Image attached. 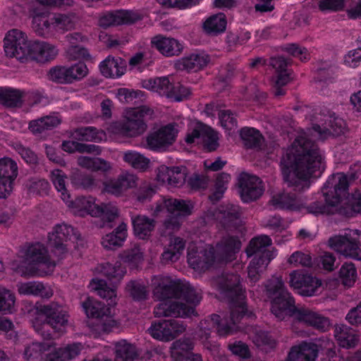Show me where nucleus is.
<instances>
[{"mask_svg":"<svg viewBox=\"0 0 361 361\" xmlns=\"http://www.w3.org/2000/svg\"><path fill=\"white\" fill-rule=\"evenodd\" d=\"M323 154L317 145L304 135L298 136L282 159L286 170L283 179L289 188L301 192L310 186V178L318 177L324 170Z\"/></svg>","mask_w":361,"mask_h":361,"instance_id":"f257e3e1","label":"nucleus"},{"mask_svg":"<svg viewBox=\"0 0 361 361\" xmlns=\"http://www.w3.org/2000/svg\"><path fill=\"white\" fill-rule=\"evenodd\" d=\"M156 193L155 187L150 183L144 182L134 191L133 197L139 202L150 201Z\"/></svg>","mask_w":361,"mask_h":361,"instance_id":"0e129e2a","label":"nucleus"},{"mask_svg":"<svg viewBox=\"0 0 361 361\" xmlns=\"http://www.w3.org/2000/svg\"><path fill=\"white\" fill-rule=\"evenodd\" d=\"M123 159L133 168L142 171H146L149 166L150 160L135 151L130 150L124 152Z\"/></svg>","mask_w":361,"mask_h":361,"instance_id":"4d7b16f0","label":"nucleus"},{"mask_svg":"<svg viewBox=\"0 0 361 361\" xmlns=\"http://www.w3.org/2000/svg\"><path fill=\"white\" fill-rule=\"evenodd\" d=\"M73 238L76 240L79 238V235L75 232L74 228L66 224H59L56 225L53 231L49 233L48 245L51 249V252L58 258L61 259L67 252L66 243Z\"/></svg>","mask_w":361,"mask_h":361,"instance_id":"f8f14e48","label":"nucleus"},{"mask_svg":"<svg viewBox=\"0 0 361 361\" xmlns=\"http://www.w3.org/2000/svg\"><path fill=\"white\" fill-rule=\"evenodd\" d=\"M91 286L97 292V294L108 302V306H114L116 302V290L107 286L105 281L93 279L90 283Z\"/></svg>","mask_w":361,"mask_h":361,"instance_id":"603ef678","label":"nucleus"},{"mask_svg":"<svg viewBox=\"0 0 361 361\" xmlns=\"http://www.w3.org/2000/svg\"><path fill=\"white\" fill-rule=\"evenodd\" d=\"M181 286L184 287L181 288L178 298H182L187 303L192 305V307H195L202 300L201 293L197 291L187 281H181Z\"/></svg>","mask_w":361,"mask_h":361,"instance_id":"13d9d810","label":"nucleus"},{"mask_svg":"<svg viewBox=\"0 0 361 361\" xmlns=\"http://www.w3.org/2000/svg\"><path fill=\"white\" fill-rule=\"evenodd\" d=\"M313 131L317 134L318 139L325 140L331 137H338L345 133L346 126L345 121L340 118H334L329 122L328 126H320L314 124Z\"/></svg>","mask_w":361,"mask_h":361,"instance_id":"c85d7f7f","label":"nucleus"},{"mask_svg":"<svg viewBox=\"0 0 361 361\" xmlns=\"http://www.w3.org/2000/svg\"><path fill=\"white\" fill-rule=\"evenodd\" d=\"M157 285L153 290L154 297L161 302L178 299L180 297L181 280H173L168 276H161L156 279Z\"/></svg>","mask_w":361,"mask_h":361,"instance_id":"aec40b11","label":"nucleus"},{"mask_svg":"<svg viewBox=\"0 0 361 361\" xmlns=\"http://www.w3.org/2000/svg\"><path fill=\"white\" fill-rule=\"evenodd\" d=\"M209 61V56L205 53L192 54L188 56L183 58L178 66L180 69L185 70L188 72H196L207 66Z\"/></svg>","mask_w":361,"mask_h":361,"instance_id":"ea45409f","label":"nucleus"},{"mask_svg":"<svg viewBox=\"0 0 361 361\" xmlns=\"http://www.w3.org/2000/svg\"><path fill=\"white\" fill-rule=\"evenodd\" d=\"M126 290L135 300H143L147 298L146 286L139 281H130L126 285Z\"/></svg>","mask_w":361,"mask_h":361,"instance_id":"774afa93","label":"nucleus"},{"mask_svg":"<svg viewBox=\"0 0 361 361\" xmlns=\"http://www.w3.org/2000/svg\"><path fill=\"white\" fill-rule=\"evenodd\" d=\"M32 18V28L39 36L49 37L54 32L53 16L37 6H32L30 10Z\"/></svg>","mask_w":361,"mask_h":361,"instance_id":"412c9836","label":"nucleus"},{"mask_svg":"<svg viewBox=\"0 0 361 361\" xmlns=\"http://www.w3.org/2000/svg\"><path fill=\"white\" fill-rule=\"evenodd\" d=\"M82 306L88 317L103 321L101 325L104 331H111L116 326V322L111 317V308L103 302L92 298H87L82 302Z\"/></svg>","mask_w":361,"mask_h":361,"instance_id":"4468645a","label":"nucleus"},{"mask_svg":"<svg viewBox=\"0 0 361 361\" xmlns=\"http://www.w3.org/2000/svg\"><path fill=\"white\" fill-rule=\"evenodd\" d=\"M121 260L130 269L137 268L143 261V252L139 245L135 244L120 255Z\"/></svg>","mask_w":361,"mask_h":361,"instance_id":"6e6d98bb","label":"nucleus"},{"mask_svg":"<svg viewBox=\"0 0 361 361\" xmlns=\"http://www.w3.org/2000/svg\"><path fill=\"white\" fill-rule=\"evenodd\" d=\"M131 221L134 234L142 240L151 235L156 225L154 219L141 214L131 216Z\"/></svg>","mask_w":361,"mask_h":361,"instance_id":"f704fd0d","label":"nucleus"},{"mask_svg":"<svg viewBox=\"0 0 361 361\" xmlns=\"http://www.w3.org/2000/svg\"><path fill=\"white\" fill-rule=\"evenodd\" d=\"M54 32H65L75 27V17L72 15L56 13L53 15Z\"/></svg>","mask_w":361,"mask_h":361,"instance_id":"052dcab7","label":"nucleus"},{"mask_svg":"<svg viewBox=\"0 0 361 361\" xmlns=\"http://www.w3.org/2000/svg\"><path fill=\"white\" fill-rule=\"evenodd\" d=\"M151 43L153 47L168 57L179 55L183 49L182 44L177 39L161 35L152 37Z\"/></svg>","mask_w":361,"mask_h":361,"instance_id":"7c9ffc66","label":"nucleus"},{"mask_svg":"<svg viewBox=\"0 0 361 361\" xmlns=\"http://www.w3.org/2000/svg\"><path fill=\"white\" fill-rule=\"evenodd\" d=\"M185 330L186 326L182 322L167 319L152 323L147 331L154 338L168 342L179 336Z\"/></svg>","mask_w":361,"mask_h":361,"instance_id":"ddd939ff","label":"nucleus"},{"mask_svg":"<svg viewBox=\"0 0 361 361\" xmlns=\"http://www.w3.org/2000/svg\"><path fill=\"white\" fill-rule=\"evenodd\" d=\"M16 296L10 290L0 287V312L11 313L14 309Z\"/></svg>","mask_w":361,"mask_h":361,"instance_id":"69168bd1","label":"nucleus"},{"mask_svg":"<svg viewBox=\"0 0 361 361\" xmlns=\"http://www.w3.org/2000/svg\"><path fill=\"white\" fill-rule=\"evenodd\" d=\"M24 92L20 90L0 87V104L6 107H19L23 104Z\"/></svg>","mask_w":361,"mask_h":361,"instance_id":"49530a36","label":"nucleus"},{"mask_svg":"<svg viewBox=\"0 0 361 361\" xmlns=\"http://www.w3.org/2000/svg\"><path fill=\"white\" fill-rule=\"evenodd\" d=\"M20 295L39 296L49 299L53 295V290L50 286L40 281H28L17 284Z\"/></svg>","mask_w":361,"mask_h":361,"instance_id":"2f4dec72","label":"nucleus"},{"mask_svg":"<svg viewBox=\"0 0 361 361\" xmlns=\"http://www.w3.org/2000/svg\"><path fill=\"white\" fill-rule=\"evenodd\" d=\"M240 135L247 148L260 149L263 142V137L258 130L245 127L240 130Z\"/></svg>","mask_w":361,"mask_h":361,"instance_id":"3c124183","label":"nucleus"},{"mask_svg":"<svg viewBox=\"0 0 361 361\" xmlns=\"http://www.w3.org/2000/svg\"><path fill=\"white\" fill-rule=\"evenodd\" d=\"M137 356L135 347L125 340L115 344V361H134Z\"/></svg>","mask_w":361,"mask_h":361,"instance_id":"5fc2aeb1","label":"nucleus"},{"mask_svg":"<svg viewBox=\"0 0 361 361\" xmlns=\"http://www.w3.org/2000/svg\"><path fill=\"white\" fill-rule=\"evenodd\" d=\"M240 195L244 202L258 199L263 193L262 182L256 176L241 173L238 178Z\"/></svg>","mask_w":361,"mask_h":361,"instance_id":"a211bd4d","label":"nucleus"},{"mask_svg":"<svg viewBox=\"0 0 361 361\" xmlns=\"http://www.w3.org/2000/svg\"><path fill=\"white\" fill-rule=\"evenodd\" d=\"M289 283L298 294L307 297L313 295L321 286L317 279L296 271L290 274Z\"/></svg>","mask_w":361,"mask_h":361,"instance_id":"4be33fe9","label":"nucleus"},{"mask_svg":"<svg viewBox=\"0 0 361 361\" xmlns=\"http://www.w3.org/2000/svg\"><path fill=\"white\" fill-rule=\"evenodd\" d=\"M82 349V343H73L47 353L44 359V361H68L78 356Z\"/></svg>","mask_w":361,"mask_h":361,"instance_id":"72a5a7b5","label":"nucleus"},{"mask_svg":"<svg viewBox=\"0 0 361 361\" xmlns=\"http://www.w3.org/2000/svg\"><path fill=\"white\" fill-rule=\"evenodd\" d=\"M49 80L58 84H71L68 66H58L50 68L48 73Z\"/></svg>","mask_w":361,"mask_h":361,"instance_id":"e2e57ef3","label":"nucleus"},{"mask_svg":"<svg viewBox=\"0 0 361 361\" xmlns=\"http://www.w3.org/2000/svg\"><path fill=\"white\" fill-rule=\"evenodd\" d=\"M153 114L154 110L147 106L126 109L123 112V119L115 123L112 128L115 133L125 137H138L147 128L145 119L152 117Z\"/></svg>","mask_w":361,"mask_h":361,"instance_id":"39448f33","label":"nucleus"},{"mask_svg":"<svg viewBox=\"0 0 361 361\" xmlns=\"http://www.w3.org/2000/svg\"><path fill=\"white\" fill-rule=\"evenodd\" d=\"M127 237V225L120 224L111 233L105 235L102 239V245L106 250H116L121 247Z\"/></svg>","mask_w":361,"mask_h":361,"instance_id":"4c0bfd02","label":"nucleus"},{"mask_svg":"<svg viewBox=\"0 0 361 361\" xmlns=\"http://www.w3.org/2000/svg\"><path fill=\"white\" fill-rule=\"evenodd\" d=\"M185 247V241L180 238L175 237L171 239L168 247L161 254L163 263L174 262L179 259Z\"/></svg>","mask_w":361,"mask_h":361,"instance_id":"c03bdc74","label":"nucleus"},{"mask_svg":"<svg viewBox=\"0 0 361 361\" xmlns=\"http://www.w3.org/2000/svg\"><path fill=\"white\" fill-rule=\"evenodd\" d=\"M216 261L214 248L211 245L197 247L190 245L188 249V263L193 269L204 271L210 268Z\"/></svg>","mask_w":361,"mask_h":361,"instance_id":"2eb2a0df","label":"nucleus"},{"mask_svg":"<svg viewBox=\"0 0 361 361\" xmlns=\"http://www.w3.org/2000/svg\"><path fill=\"white\" fill-rule=\"evenodd\" d=\"M93 216H99L103 220L102 227H113V221L118 217V209L112 203L97 204Z\"/></svg>","mask_w":361,"mask_h":361,"instance_id":"a18cd8bd","label":"nucleus"},{"mask_svg":"<svg viewBox=\"0 0 361 361\" xmlns=\"http://www.w3.org/2000/svg\"><path fill=\"white\" fill-rule=\"evenodd\" d=\"M74 139L79 141L99 142L105 139L106 133L102 130H98L93 126L76 128L72 133Z\"/></svg>","mask_w":361,"mask_h":361,"instance_id":"de8ad7c7","label":"nucleus"},{"mask_svg":"<svg viewBox=\"0 0 361 361\" xmlns=\"http://www.w3.org/2000/svg\"><path fill=\"white\" fill-rule=\"evenodd\" d=\"M25 259L39 276L51 274L56 267V262L50 259L47 248L39 243L27 247Z\"/></svg>","mask_w":361,"mask_h":361,"instance_id":"9d476101","label":"nucleus"},{"mask_svg":"<svg viewBox=\"0 0 361 361\" xmlns=\"http://www.w3.org/2000/svg\"><path fill=\"white\" fill-rule=\"evenodd\" d=\"M157 180L171 188H180L186 182L185 168L161 165L157 170Z\"/></svg>","mask_w":361,"mask_h":361,"instance_id":"b1692460","label":"nucleus"},{"mask_svg":"<svg viewBox=\"0 0 361 361\" xmlns=\"http://www.w3.org/2000/svg\"><path fill=\"white\" fill-rule=\"evenodd\" d=\"M61 123V118L59 114L53 113L50 115L31 121L29 123V128L33 133H42L46 130H49L57 127Z\"/></svg>","mask_w":361,"mask_h":361,"instance_id":"37998d69","label":"nucleus"},{"mask_svg":"<svg viewBox=\"0 0 361 361\" xmlns=\"http://www.w3.org/2000/svg\"><path fill=\"white\" fill-rule=\"evenodd\" d=\"M192 209L193 204L190 201L172 197H163L156 203L152 214L154 216L157 217L166 209L170 214H173L176 212H178L180 214L190 215Z\"/></svg>","mask_w":361,"mask_h":361,"instance_id":"5701e85b","label":"nucleus"},{"mask_svg":"<svg viewBox=\"0 0 361 361\" xmlns=\"http://www.w3.org/2000/svg\"><path fill=\"white\" fill-rule=\"evenodd\" d=\"M241 247V242L238 237L226 235L216 244L214 256L216 262H228L235 258V254Z\"/></svg>","mask_w":361,"mask_h":361,"instance_id":"393cba45","label":"nucleus"},{"mask_svg":"<svg viewBox=\"0 0 361 361\" xmlns=\"http://www.w3.org/2000/svg\"><path fill=\"white\" fill-rule=\"evenodd\" d=\"M348 185V177L345 173H338L330 176L322 188L324 200H317L308 204L305 207L307 213L316 216L332 213V209L349 195Z\"/></svg>","mask_w":361,"mask_h":361,"instance_id":"7ed1b4c3","label":"nucleus"},{"mask_svg":"<svg viewBox=\"0 0 361 361\" xmlns=\"http://www.w3.org/2000/svg\"><path fill=\"white\" fill-rule=\"evenodd\" d=\"M40 312L45 317L44 323L39 324L37 321H35L33 322V327L44 338H47L50 336L49 334H44L43 331L46 325L49 326L54 332L60 334L66 331L70 315L63 306L57 302H51L41 307Z\"/></svg>","mask_w":361,"mask_h":361,"instance_id":"423d86ee","label":"nucleus"},{"mask_svg":"<svg viewBox=\"0 0 361 361\" xmlns=\"http://www.w3.org/2000/svg\"><path fill=\"white\" fill-rule=\"evenodd\" d=\"M218 290L230 300L231 319L240 321L243 317L255 315L246 307L245 289L240 283V276L236 274H225L217 280Z\"/></svg>","mask_w":361,"mask_h":361,"instance_id":"20e7f679","label":"nucleus"},{"mask_svg":"<svg viewBox=\"0 0 361 361\" xmlns=\"http://www.w3.org/2000/svg\"><path fill=\"white\" fill-rule=\"evenodd\" d=\"M318 351L317 345L302 342L290 348L286 361H315L318 356Z\"/></svg>","mask_w":361,"mask_h":361,"instance_id":"cd10ccee","label":"nucleus"},{"mask_svg":"<svg viewBox=\"0 0 361 361\" xmlns=\"http://www.w3.org/2000/svg\"><path fill=\"white\" fill-rule=\"evenodd\" d=\"M78 164L86 169L94 172L109 173L112 171V164L100 157L81 156L78 159Z\"/></svg>","mask_w":361,"mask_h":361,"instance_id":"a19ab883","label":"nucleus"},{"mask_svg":"<svg viewBox=\"0 0 361 361\" xmlns=\"http://www.w3.org/2000/svg\"><path fill=\"white\" fill-rule=\"evenodd\" d=\"M30 60L44 63L56 58L59 54L56 47L47 42L36 41L32 43Z\"/></svg>","mask_w":361,"mask_h":361,"instance_id":"c756f323","label":"nucleus"},{"mask_svg":"<svg viewBox=\"0 0 361 361\" xmlns=\"http://www.w3.org/2000/svg\"><path fill=\"white\" fill-rule=\"evenodd\" d=\"M194 344L189 338L174 341L171 346V355L173 361H202L200 354L192 353Z\"/></svg>","mask_w":361,"mask_h":361,"instance_id":"bb28decb","label":"nucleus"},{"mask_svg":"<svg viewBox=\"0 0 361 361\" xmlns=\"http://www.w3.org/2000/svg\"><path fill=\"white\" fill-rule=\"evenodd\" d=\"M266 290L272 297L271 311L279 320L293 317L298 322L322 331L330 327L329 318L306 307H297L295 300L286 290L281 277H272L266 283Z\"/></svg>","mask_w":361,"mask_h":361,"instance_id":"f03ea898","label":"nucleus"},{"mask_svg":"<svg viewBox=\"0 0 361 361\" xmlns=\"http://www.w3.org/2000/svg\"><path fill=\"white\" fill-rule=\"evenodd\" d=\"M334 336L340 346L345 348H354L358 342L355 331L345 324L335 326Z\"/></svg>","mask_w":361,"mask_h":361,"instance_id":"79ce46f5","label":"nucleus"},{"mask_svg":"<svg viewBox=\"0 0 361 361\" xmlns=\"http://www.w3.org/2000/svg\"><path fill=\"white\" fill-rule=\"evenodd\" d=\"M140 19V15L136 12L118 10L102 15L99 18L98 24L101 27L106 28L114 25L133 24Z\"/></svg>","mask_w":361,"mask_h":361,"instance_id":"a878e982","label":"nucleus"},{"mask_svg":"<svg viewBox=\"0 0 361 361\" xmlns=\"http://www.w3.org/2000/svg\"><path fill=\"white\" fill-rule=\"evenodd\" d=\"M96 271L114 283L120 281L126 274L125 269L118 262L114 264L109 262L100 264L97 267Z\"/></svg>","mask_w":361,"mask_h":361,"instance_id":"8fccbe9b","label":"nucleus"},{"mask_svg":"<svg viewBox=\"0 0 361 361\" xmlns=\"http://www.w3.org/2000/svg\"><path fill=\"white\" fill-rule=\"evenodd\" d=\"M4 42V51L8 57L16 58L22 63L30 60L32 43L25 32L13 29L8 32Z\"/></svg>","mask_w":361,"mask_h":361,"instance_id":"1a4fd4ad","label":"nucleus"},{"mask_svg":"<svg viewBox=\"0 0 361 361\" xmlns=\"http://www.w3.org/2000/svg\"><path fill=\"white\" fill-rule=\"evenodd\" d=\"M330 247L345 257L361 261V231L350 230L329 238Z\"/></svg>","mask_w":361,"mask_h":361,"instance_id":"6e6552de","label":"nucleus"},{"mask_svg":"<svg viewBox=\"0 0 361 361\" xmlns=\"http://www.w3.org/2000/svg\"><path fill=\"white\" fill-rule=\"evenodd\" d=\"M154 314L157 317H189L192 315H197V313L194 307L177 300L172 301L171 300H167L161 302L154 307Z\"/></svg>","mask_w":361,"mask_h":361,"instance_id":"6ab92c4d","label":"nucleus"},{"mask_svg":"<svg viewBox=\"0 0 361 361\" xmlns=\"http://www.w3.org/2000/svg\"><path fill=\"white\" fill-rule=\"evenodd\" d=\"M141 84L143 88L157 92L160 95L170 98L174 95V85L169 81L168 77L143 80Z\"/></svg>","mask_w":361,"mask_h":361,"instance_id":"473e14b6","label":"nucleus"},{"mask_svg":"<svg viewBox=\"0 0 361 361\" xmlns=\"http://www.w3.org/2000/svg\"><path fill=\"white\" fill-rule=\"evenodd\" d=\"M18 174V166L15 160L8 157L0 159V199L10 195Z\"/></svg>","mask_w":361,"mask_h":361,"instance_id":"f3484780","label":"nucleus"},{"mask_svg":"<svg viewBox=\"0 0 361 361\" xmlns=\"http://www.w3.org/2000/svg\"><path fill=\"white\" fill-rule=\"evenodd\" d=\"M238 322L232 321L231 316L229 319L224 317L221 319L219 315L214 314L200 322L195 334L207 348L209 349L211 346L215 348L216 345H212L209 341L212 330L216 328L219 336H228L237 331L236 324Z\"/></svg>","mask_w":361,"mask_h":361,"instance_id":"0eeeda50","label":"nucleus"},{"mask_svg":"<svg viewBox=\"0 0 361 361\" xmlns=\"http://www.w3.org/2000/svg\"><path fill=\"white\" fill-rule=\"evenodd\" d=\"M102 74L106 78H118L124 74L126 62L121 57L109 56L99 65Z\"/></svg>","mask_w":361,"mask_h":361,"instance_id":"c9c22d12","label":"nucleus"},{"mask_svg":"<svg viewBox=\"0 0 361 361\" xmlns=\"http://www.w3.org/2000/svg\"><path fill=\"white\" fill-rule=\"evenodd\" d=\"M272 245V240L269 235H260L251 239L246 248L248 257L254 256L253 259L262 261V264H269L276 255V250H269L267 248Z\"/></svg>","mask_w":361,"mask_h":361,"instance_id":"dca6fc26","label":"nucleus"},{"mask_svg":"<svg viewBox=\"0 0 361 361\" xmlns=\"http://www.w3.org/2000/svg\"><path fill=\"white\" fill-rule=\"evenodd\" d=\"M177 124L169 123L151 132L145 139L144 147L156 152H164L172 145L177 137Z\"/></svg>","mask_w":361,"mask_h":361,"instance_id":"9b49d317","label":"nucleus"},{"mask_svg":"<svg viewBox=\"0 0 361 361\" xmlns=\"http://www.w3.org/2000/svg\"><path fill=\"white\" fill-rule=\"evenodd\" d=\"M253 343L259 348H273L275 347L274 339L266 331L255 330L251 335Z\"/></svg>","mask_w":361,"mask_h":361,"instance_id":"338daca9","label":"nucleus"},{"mask_svg":"<svg viewBox=\"0 0 361 361\" xmlns=\"http://www.w3.org/2000/svg\"><path fill=\"white\" fill-rule=\"evenodd\" d=\"M269 204L275 209L298 210L302 203L295 194L283 192L272 197Z\"/></svg>","mask_w":361,"mask_h":361,"instance_id":"58836bf2","label":"nucleus"},{"mask_svg":"<svg viewBox=\"0 0 361 361\" xmlns=\"http://www.w3.org/2000/svg\"><path fill=\"white\" fill-rule=\"evenodd\" d=\"M51 180L56 189L61 193V198L63 201H67L71 198L67 192L66 183L67 176L66 173L60 169H54L51 173Z\"/></svg>","mask_w":361,"mask_h":361,"instance_id":"680f3d73","label":"nucleus"},{"mask_svg":"<svg viewBox=\"0 0 361 361\" xmlns=\"http://www.w3.org/2000/svg\"><path fill=\"white\" fill-rule=\"evenodd\" d=\"M187 215L180 214L178 212H176L173 214H170L165 219L162 224L161 235H169L171 233L178 231L182 224L180 221L181 216Z\"/></svg>","mask_w":361,"mask_h":361,"instance_id":"bf43d9fd","label":"nucleus"},{"mask_svg":"<svg viewBox=\"0 0 361 361\" xmlns=\"http://www.w3.org/2000/svg\"><path fill=\"white\" fill-rule=\"evenodd\" d=\"M221 222L225 228H236L240 221L243 211L238 204H227L220 209Z\"/></svg>","mask_w":361,"mask_h":361,"instance_id":"e433bc0d","label":"nucleus"},{"mask_svg":"<svg viewBox=\"0 0 361 361\" xmlns=\"http://www.w3.org/2000/svg\"><path fill=\"white\" fill-rule=\"evenodd\" d=\"M64 202L68 207L75 209V212L80 213V214L82 216L86 214L93 216V212H95L94 209H96L97 205L91 197H78L75 200H71L70 198Z\"/></svg>","mask_w":361,"mask_h":361,"instance_id":"09e8293b","label":"nucleus"},{"mask_svg":"<svg viewBox=\"0 0 361 361\" xmlns=\"http://www.w3.org/2000/svg\"><path fill=\"white\" fill-rule=\"evenodd\" d=\"M226 18L224 13H218L208 18L204 23V29L210 35H218L226 30Z\"/></svg>","mask_w":361,"mask_h":361,"instance_id":"864d4df0","label":"nucleus"}]
</instances>
